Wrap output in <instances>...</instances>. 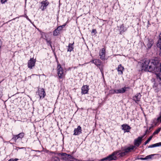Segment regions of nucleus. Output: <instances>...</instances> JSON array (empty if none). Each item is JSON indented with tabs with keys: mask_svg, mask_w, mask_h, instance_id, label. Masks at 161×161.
Here are the masks:
<instances>
[{
	"mask_svg": "<svg viewBox=\"0 0 161 161\" xmlns=\"http://www.w3.org/2000/svg\"><path fill=\"white\" fill-rule=\"evenodd\" d=\"M129 89L128 87L125 86L121 88L116 89L117 90V94H123L125 93L127 91V89Z\"/></svg>",
	"mask_w": 161,
	"mask_h": 161,
	"instance_id": "nucleus-13",
	"label": "nucleus"
},
{
	"mask_svg": "<svg viewBox=\"0 0 161 161\" xmlns=\"http://www.w3.org/2000/svg\"><path fill=\"white\" fill-rule=\"evenodd\" d=\"M89 86L87 85L83 86L81 88V93L82 94H85L88 93L89 91Z\"/></svg>",
	"mask_w": 161,
	"mask_h": 161,
	"instance_id": "nucleus-12",
	"label": "nucleus"
},
{
	"mask_svg": "<svg viewBox=\"0 0 161 161\" xmlns=\"http://www.w3.org/2000/svg\"><path fill=\"white\" fill-rule=\"evenodd\" d=\"M74 135H78L82 133L81 128L80 126H78L77 128L75 129L74 130Z\"/></svg>",
	"mask_w": 161,
	"mask_h": 161,
	"instance_id": "nucleus-11",
	"label": "nucleus"
},
{
	"mask_svg": "<svg viewBox=\"0 0 161 161\" xmlns=\"http://www.w3.org/2000/svg\"><path fill=\"white\" fill-rule=\"evenodd\" d=\"M46 41L47 42V43L49 45L50 47L52 48V42L50 40H48L47 39H45Z\"/></svg>",
	"mask_w": 161,
	"mask_h": 161,
	"instance_id": "nucleus-29",
	"label": "nucleus"
},
{
	"mask_svg": "<svg viewBox=\"0 0 161 161\" xmlns=\"http://www.w3.org/2000/svg\"><path fill=\"white\" fill-rule=\"evenodd\" d=\"M122 129L124 130L125 132H129L130 129H131L130 126L127 125L123 124L122 125Z\"/></svg>",
	"mask_w": 161,
	"mask_h": 161,
	"instance_id": "nucleus-16",
	"label": "nucleus"
},
{
	"mask_svg": "<svg viewBox=\"0 0 161 161\" xmlns=\"http://www.w3.org/2000/svg\"><path fill=\"white\" fill-rule=\"evenodd\" d=\"M95 59L92 60V61H90V62H91L92 63H93V64H94L95 62Z\"/></svg>",
	"mask_w": 161,
	"mask_h": 161,
	"instance_id": "nucleus-39",
	"label": "nucleus"
},
{
	"mask_svg": "<svg viewBox=\"0 0 161 161\" xmlns=\"http://www.w3.org/2000/svg\"><path fill=\"white\" fill-rule=\"evenodd\" d=\"M3 92L2 91L0 90V98H1L3 96Z\"/></svg>",
	"mask_w": 161,
	"mask_h": 161,
	"instance_id": "nucleus-34",
	"label": "nucleus"
},
{
	"mask_svg": "<svg viewBox=\"0 0 161 161\" xmlns=\"http://www.w3.org/2000/svg\"><path fill=\"white\" fill-rule=\"evenodd\" d=\"M136 149V147L135 146L131 145L130 147H128L124 149L125 152L127 153L132 151L134 149Z\"/></svg>",
	"mask_w": 161,
	"mask_h": 161,
	"instance_id": "nucleus-15",
	"label": "nucleus"
},
{
	"mask_svg": "<svg viewBox=\"0 0 161 161\" xmlns=\"http://www.w3.org/2000/svg\"><path fill=\"white\" fill-rule=\"evenodd\" d=\"M60 154L62 156V159L64 160H68V161L69 159L72 160L76 159L75 158L71 155L65 153H62Z\"/></svg>",
	"mask_w": 161,
	"mask_h": 161,
	"instance_id": "nucleus-4",
	"label": "nucleus"
},
{
	"mask_svg": "<svg viewBox=\"0 0 161 161\" xmlns=\"http://www.w3.org/2000/svg\"><path fill=\"white\" fill-rule=\"evenodd\" d=\"M92 33H93L95 34H96L97 33L96 30L95 29H93L92 30Z\"/></svg>",
	"mask_w": 161,
	"mask_h": 161,
	"instance_id": "nucleus-36",
	"label": "nucleus"
},
{
	"mask_svg": "<svg viewBox=\"0 0 161 161\" xmlns=\"http://www.w3.org/2000/svg\"><path fill=\"white\" fill-rule=\"evenodd\" d=\"M62 27L61 26H58L57 28L56 29L58 31H59V32L62 29Z\"/></svg>",
	"mask_w": 161,
	"mask_h": 161,
	"instance_id": "nucleus-31",
	"label": "nucleus"
},
{
	"mask_svg": "<svg viewBox=\"0 0 161 161\" xmlns=\"http://www.w3.org/2000/svg\"><path fill=\"white\" fill-rule=\"evenodd\" d=\"M143 137V136H139L137 139H135L134 141V146L138 147L141 143L142 139Z\"/></svg>",
	"mask_w": 161,
	"mask_h": 161,
	"instance_id": "nucleus-8",
	"label": "nucleus"
},
{
	"mask_svg": "<svg viewBox=\"0 0 161 161\" xmlns=\"http://www.w3.org/2000/svg\"><path fill=\"white\" fill-rule=\"evenodd\" d=\"M158 77L159 79V80L161 81V75L158 76Z\"/></svg>",
	"mask_w": 161,
	"mask_h": 161,
	"instance_id": "nucleus-41",
	"label": "nucleus"
},
{
	"mask_svg": "<svg viewBox=\"0 0 161 161\" xmlns=\"http://www.w3.org/2000/svg\"><path fill=\"white\" fill-rule=\"evenodd\" d=\"M18 160L17 158H15V159H10L8 161H17Z\"/></svg>",
	"mask_w": 161,
	"mask_h": 161,
	"instance_id": "nucleus-32",
	"label": "nucleus"
},
{
	"mask_svg": "<svg viewBox=\"0 0 161 161\" xmlns=\"http://www.w3.org/2000/svg\"><path fill=\"white\" fill-rule=\"evenodd\" d=\"M25 135V134L23 132H21L17 135H13L12 140H14L15 142L16 140L19 138L21 139Z\"/></svg>",
	"mask_w": 161,
	"mask_h": 161,
	"instance_id": "nucleus-9",
	"label": "nucleus"
},
{
	"mask_svg": "<svg viewBox=\"0 0 161 161\" xmlns=\"http://www.w3.org/2000/svg\"><path fill=\"white\" fill-rule=\"evenodd\" d=\"M158 61L157 60L145 59L142 64V69L146 71L156 72L158 70Z\"/></svg>",
	"mask_w": 161,
	"mask_h": 161,
	"instance_id": "nucleus-1",
	"label": "nucleus"
},
{
	"mask_svg": "<svg viewBox=\"0 0 161 161\" xmlns=\"http://www.w3.org/2000/svg\"><path fill=\"white\" fill-rule=\"evenodd\" d=\"M124 69V67L122 66L121 64H120L118 65L117 68V70L118 72V74L120 75H122L123 74V71Z\"/></svg>",
	"mask_w": 161,
	"mask_h": 161,
	"instance_id": "nucleus-20",
	"label": "nucleus"
},
{
	"mask_svg": "<svg viewBox=\"0 0 161 161\" xmlns=\"http://www.w3.org/2000/svg\"><path fill=\"white\" fill-rule=\"evenodd\" d=\"M118 157L116 155V152L113 153L111 154L108 155V156L102 159L101 161H111L112 160H116L117 158Z\"/></svg>",
	"mask_w": 161,
	"mask_h": 161,
	"instance_id": "nucleus-3",
	"label": "nucleus"
},
{
	"mask_svg": "<svg viewBox=\"0 0 161 161\" xmlns=\"http://www.w3.org/2000/svg\"><path fill=\"white\" fill-rule=\"evenodd\" d=\"M43 33H44L45 34L44 32H42V33L41 34V35H42V37H43V35H42V34Z\"/></svg>",
	"mask_w": 161,
	"mask_h": 161,
	"instance_id": "nucleus-48",
	"label": "nucleus"
},
{
	"mask_svg": "<svg viewBox=\"0 0 161 161\" xmlns=\"http://www.w3.org/2000/svg\"><path fill=\"white\" fill-rule=\"evenodd\" d=\"M157 121L158 122L160 121L161 123V112L159 114V116L157 119Z\"/></svg>",
	"mask_w": 161,
	"mask_h": 161,
	"instance_id": "nucleus-30",
	"label": "nucleus"
},
{
	"mask_svg": "<svg viewBox=\"0 0 161 161\" xmlns=\"http://www.w3.org/2000/svg\"><path fill=\"white\" fill-rule=\"evenodd\" d=\"M87 63H85V64H79V65H80H80H85L86 64H87Z\"/></svg>",
	"mask_w": 161,
	"mask_h": 161,
	"instance_id": "nucleus-45",
	"label": "nucleus"
},
{
	"mask_svg": "<svg viewBox=\"0 0 161 161\" xmlns=\"http://www.w3.org/2000/svg\"><path fill=\"white\" fill-rule=\"evenodd\" d=\"M105 49V48H102L100 50L99 52V55L100 58L103 60L104 61L105 60H107L106 59L105 56L106 55Z\"/></svg>",
	"mask_w": 161,
	"mask_h": 161,
	"instance_id": "nucleus-5",
	"label": "nucleus"
},
{
	"mask_svg": "<svg viewBox=\"0 0 161 161\" xmlns=\"http://www.w3.org/2000/svg\"><path fill=\"white\" fill-rule=\"evenodd\" d=\"M102 62L100 59H96L94 64L96 65L97 67H98L100 70V71L102 73V68H100L99 66L101 65Z\"/></svg>",
	"mask_w": 161,
	"mask_h": 161,
	"instance_id": "nucleus-17",
	"label": "nucleus"
},
{
	"mask_svg": "<svg viewBox=\"0 0 161 161\" xmlns=\"http://www.w3.org/2000/svg\"><path fill=\"white\" fill-rule=\"evenodd\" d=\"M2 45V42L1 40L0 39V50L1 49Z\"/></svg>",
	"mask_w": 161,
	"mask_h": 161,
	"instance_id": "nucleus-40",
	"label": "nucleus"
},
{
	"mask_svg": "<svg viewBox=\"0 0 161 161\" xmlns=\"http://www.w3.org/2000/svg\"><path fill=\"white\" fill-rule=\"evenodd\" d=\"M159 90L157 88H156L155 89V92H158V91Z\"/></svg>",
	"mask_w": 161,
	"mask_h": 161,
	"instance_id": "nucleus-42",
	"label": "nucleus"
},
{
	"mask_svg": "<svg viewBox=\"0 0 161 161\" xmlns=\"http://www.w3.org/2000/svg\"><path fill=\"white\" fill-rule=\"evenodd\" d=\"M126 30V28L124 27L123 25H122L119 30L120 34H122V33L125 31Z\"/></svg>",
	"mask_w": 161,
	"mask_h": 161,
	"instance_id": "nucleus-22",
	"label": "nucleus"
},
{
	"mask_svg": "<svg viewBox=\"0 0 161 161\" xmlns=\"http://www.w3.org/2000/svg\"><path fill=\"white\" fill-rule=\"evenodd\" d=\"M57 74L59 79L64 78L66 74L65 71H64L61 65L58 62L57 64Z\"/></svg>",
	"mask_w": 161,
	"mask_h": 161,
	"instance_id": "nucleus-2",
	"label": "nucleus"
},
{
	"mask_svg": "<svg viewBox=\"0 0 161 161\" xmlns=\"http://www.w3.org/2000/svg\"><path fill=\"white\" fill-rule=\"evenodd\" d=\"M153 126H151L149 127V130H150L152 128Z\"/></svg>",
	"mask_w": 161,
	"mask_h": 161,
	"instance_id": "nucleus-47",
	"label": "nucleus"
},
{
	"mask_svg": "<svg viewBox=\"0 0 161 161\" xmlns=\"http://www.w3.org/2000/svg\"><path fill=\"white\" fill-rule=\"evenodd\" d=\"M66 25V24H64L62 25H61V26L62 27V28H63Z\"/></svg>",
	"mask_w": 161,
	"mask_h": 161,
	"instance_id": "nucleus-44",
	"label": "nucleus"
},
{
	"mask_svg": "<svg viewBox=\"0 0 161 161\" xmlns=\"http://www.w3.org/2000/svg\"><path fill=\"white\" fill-rule=\"evenodd\" d=\"M115 152L117 156H118L119 157H122L127 154L125 152V151L124 149L122 151H121V150H119Z\"/></svg>",
	"mask_w": 161,
	"mask_h": 161,
	"instance_id": "nucleus-14",
	"label": "nucleus"
},
{
	"mask_svg": "<svg viewBox=\"0 0 161 161\" xmlns=\"http://www.w3.org/2000/svg\"><path fill=\"white\" fill-rule=\"evenodd\" d=\"M36 62V59H34L33 58H31L28 62V67L30 69H32L33 67L35 65Z\"/></svg>",
	"mask_w": 161,
	"mask_h": 161,
	"instance_id": "nucleus-6",
	"label": "nucleus"
},
{
	"mask_svg": "<svg viewBox=\"0 0 161 161\" xmlns=\"http://www.w3.org/2000/svg\"><path fill=\"white\" fill-rule=\"evenodd\" d=\"M7 0H1V2L2 4L5 3L7 1Z\"/></svg>",
	"mask_w": 161,
	"mask_h": 161,
	"instance_id": "nucleus-33",
	"label": "nucleus"
},
{
	"mask_svg": "<svg viewBox=\"0 0 161 161\" xmlns=\"http://www.w3.org/2000/svg\"><path fill=\"white\" fill-rule=\"evenodd\" d=\"M150 132V131L148 130L147 129L145 133L144 134V135H146L147 133H148Z\"/></svg>",
	"mask_w": 161,
	"mask_h": 161,
	"instance_id": "nucleus-35",
	"label": "nucleus"
},
{
	"mask_svg": "<svg viewBox=\"0 0 161 161\" xmlns=\"http://www.w3.org/2000/svg\"><path fill=\"white\" fill-rule=\"evenodd\" d=\"M38 93L40 99L43 98L46 96V93L43 88H42L39 90Z\"/></svg>",
	"mask_w": 161,
	"mask_h": 161,
	"instance_id": "nucleus-10",
	"label": "nucleus"
},
{
	"mask_svg": "<svg viewBox=\"0 0 161 161\" xmlns=\"http://www.w3.org/2000/svg\"><path fill=\"white\" fill-rule=\"evenodd\" d=\"M141 95L140 93L137 94L135 96L133 97V99L136 103H137L140 101L141 98Z\"/></svg>",
	"mask_w": 161,
	"mask_h": 161,
	"instance_id": "nucleus-18",
	"label": "nucleus"
},
{
	"mask_svg": "<svg viewBox=\"0 0 161 161\" xmlns=\"http://www.w3.org/2000/svg\"><path fill=\"white\" fill-rule=\"evenodd\" d=\"M152 137L153 136H150L146 142H144V145H146V144L148 143L152 139Z\"/></svg>",
	"mask_w": 161,
	"mask_h": 161,
	"instance_id": "nucleus-28",
	"label": "nucleus"
},
{
	"mask_svg": "<svg viewBox=\"0 0 161 161\" xmlns=\"http://www.w3.org/2000/svg\"><path fill=\"white\" fill-rule=\"evenodd\" d=\"M161 127H159L158 129L156 130L153 133V136H154L155 135L157 134L161 130Z\"/></svg>",
	"mask_w": 161,
	"mask_h": 161,
	"instance_id": "nucleus-25",
	"label": "nucleus"
},
{
	"mask_svg": "<svg viewBox=\"0 0 161 161\" xmlns=\"http://www.w3.org/2000/svg\"><path fill=\"white\" fill-rule=\"evenodd\" d=\"M139 159H141L142 160H147L146 159V157L145 158H139Z\"/></svg>",
	"mask_w": 161,
	"mask_h": 161,
	"instance_id": "nucleus-38",
	"label": "nucleus"
},
{
	"mask_svg": "<svg viewBox=\"0 0 161 161\" xmlns=\"http://www.w3.org/2000/svg\"><path fill=\"white\" fill-rule=\"evenodd\" d=\"M153 41L152 39H148L147 44V46L148 49H150L151 47L153 45Z\"/></svg>",
	"mask_w": 161,
	"mask_h": 161,
	"instance_id": "nucleus-19",
	"label": "nucleus"
},
{
	"mask_svg": "<svg viewBox=\"0 0 161 161\" xmlns=\"http://www.w3.org/2000/svg\"><path fill=\"white\" fill-rule=\"evenodd\" d=\"M159 146H161V142L150 145L148 147L149 148H153V147H158Z\"/></svg>",
	"mask_w": 161,
	"mask_h": 161,
	"instance_id": "nucleus-24",
	"label": "nucleus"
},
{
	"mask_svg": "<svg viewBox=\"0 0 161 161\" xmlns=\"http://www.w3.org/2000/svg\"><path fill=\"white\" fill-rule=\"evenodd\" d=\"M41 6L40 8L42 11L45 10L47 8V7L49 4V2L47 0L43 1L41 3Z\"/></svg>",
	"mask_w": 161,
	"mask_h": 161,
	"instance_id": "nucleus-7",
	"label": "nucleus"
},
{
	"mask_svg": "<svg viewBox=\"0 0 161 161\" xmlns=\"http://www.w3.org/2000/svg\"><path fill=\"white\" fill-rule=\"evenodd\" d=\"M109 92L110 94H117V90L116 89H112L111 90L109 91Z\"/></svg>",
	"mask_w": 161,
	"mask_h": 161,
	"instance_id": "nucleus-27",
	"label": "nucleus"
},
{
	"mask_svg": "<svg viewBox=\"0 0 161 161\" xmlns=\"http://www.w3.org/2000/svg\"><path fill=\"white\" fill-rule=\"evenodd\" d=\"M60 32L56 29L53 32V35L54 36H57Z\"/></svg>",
	"mask_w": 161,
	"mask_h": 161,
	"instance_id": "nucleus-26",
	"label": "nucleus"
},
{
	"mask_svg": "<svg viewBox=\"0 0 161 161\" xmlns=\"http://www.w3.org/2000/svg\"><path fill=\"white\" fill-rule=\"evenodd\" d=\"M159 154H152L150 155H148L146 157V159H151L153 158L154 156H156L155 157V158H156L157 157H158L159 156Z\"/></svg>",
	"mask_w": 161,
	"mask_h": 161,
	"instance_id": "nucleus-21",
	"label": "nucleus"
},
{
	"mask_svg": "<svg viewBox=\"0 0 161 161\" xmlns=\"http://www.w3.org/2000/svg\"><path fill=\"white\" fill-rule=\"evenodd\" d=\"M74 43H69L68 46V49L67 50L68 52H71L74 49L73 45Z\"/></svg>",
	"mask_w": 161,
	"mask_h": 161,
	"instance_id": "nucleus-23",
	"label": "nucleus"
},
{
	"mask_svg": "<svg viewBox=\"0 0 161 161\" xmlns=\"http://www.w3.org/2000/svg\"><path fill=\"white\" fill-rule=\"evenodd\" d=\"M58 158H54V161H57L58 160Z\"/></svg>",
	"mask_w": 161,
	"mask_h": 161,
	"instance_id": "nucleus-43",
	"label": "nucleus"
},
{
	"mask_svg": "<svg viewBox=\"0 0 161 161\" xmlns=\"http://www.w3.org/2000/svg\"><path fill=\"white\" fill-rule=\"evenodd\" d=\"M25 18L28 21H29L30 22H31V20L29 19V18H28V17L26 15L25 16Z\"/></svg>",
	"mask_w": 161,
	"mask_h": 161,
	"instance_id": "nucleus-37",
	"label": "nucleus"
},
{
	"mask_svg": "<svg viewBox=\"0 0 161 161\" xmlns=\"http://www.w3.org/2000/svg\"><path fill=\"white\" fill-rule=\"evenodd\" d=\"M157 122H155V125H157Z\"/></svg>",
	"mask_w": 161,
	"mask_h": 161,
	"instance_id": "nucleus-49",
	"label": "nucleus"
},
{
	"mask_svg": "<svg viewBox=\"0 0 161 161\" xmlns=\"http://www.w3.org/2000/svg\"><path fill=\"white\" fill-rule=\"evenodd\" d=\"M74 160H72L69 159L68 161H74Z\"/></svg>",
	"mask_w": 161,
	"mask_h": 161,
	"instance_id": "nucleus-46",
	"label": "nucleus"
},
{
	"mask_svg": "<svg viewBox=\"0 0 161 161\" xmlns=\"http://www.w3.org/2000/svg\"><path fill=\"white\" fill-rule=\"evenodd\" d=\"M45 37L46 38V36H45Z\"/></svg>",
	"mask_w": 161,
	"mask_h": 161,
	"instance_id": "nucleus-50",
	"label": "nucleus"
}]
</instances>
